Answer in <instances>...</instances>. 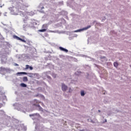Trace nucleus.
I'll return each instance as SVG.
<instances>
[{"mask_svg":"<svg viewBox=\"0 0 131 131\" xmlns=\"http://www.w3.org/2000/svg\"><path fill=\"white\" fill-rule=\"evenodd\" d=\"M6 72H9V73H10V72H11V71H12V70H11V69H10V68H6Z\"/></svg>","mask_w":131,"mask_h":131,"instance_id":"9","label":"nucleus"},{"mask_svg":"<svg viewBox=\"0 0 131 131\" xmlns=\"http://www.w3.org/2000/svg\"><path fill=\"white\" fill-rule=\"evenodd\" d=\"M42 29L38 30V32H46L48 29V25L43 24L42 26Z\"/></svg>","mask_w":131,"mask_h":131,"instance_id":"2","label":"nucleus"},{"mask_svg":"<svg viewBox=\"0 0 131 131\" xmlns=\"http://www.w3.org/2000/svg\"><path fill=\"white\" fill-rule=\"evenodd\" d=\"M81 31H82V29H80L78 30L74 31V32H80Z\"/></svg>","mask_w":131,"mask_h":131,"instance_id":"13","label":"nucleus"},{"mask_svg":"<svg viewBox=\"0 0 131 131\" xmlns=\"http://www.w3.org/2000/svg\"><path fill=\"white\" fill-rule=\"evenodd\" d=\"M0 37H3V35L0 33Z\"/></svg>","mask_w":131,"mask_h":131,"instance_id":"22","label":"nucleus"},{"mask_svg":"<svg viewBox=\"0 0 131 131\" xmlns=\"http://www.w3.org/2000/svg\"><path fill=\"white\" fill-rule=\"evenodd\" d=\"M34 103L33 104V106H35V107H38V109H39V111H41V112H43V108H42V107H41L40 106V105H39V103H40V102L38 101L37 100L35 99L34 100Z\"/></svg>","mask_w":131,"mask_h":131,"instance_id":"1","label":"nucleus"},{"mask_svg":"<svg viewBox=\"0 0 131 131\" xmlns=\"http://www.w3.org/2000/svg\"><path fill=\"white\" fill-rule=\"evenodd\" d=\"M59 49L60 51H62V52H65V53H68V50H67L62 47H60L59 48Z\"/></svg>","mask_w":131,"mask_h":131,"instance_id":"6","label":"nucleus"},{"mask_svg":"<svg viewBox=\"0 0 131 131\" xmlns=\"http://www.w3.org/2000/svg\"><path fill=\"white\" fill-rule=\"evenodd\" d=\"M85 94H84V91H82V96H84Z\"/></svg>","mask_w":131,"mask_h":131,"instance_id":"16","label":"nucleus"},{"mask_svg":"<svg viewBox=\"0 0 131 131\" xmlns=\"http://www.w3.org/2000/svg\"><path fill=\"white\" fill-rule=\"evenodd\" d=\"M89 28H91V26H88L87 27L83 28L82 30H87V29H89Z\"/></svg>","mask_w":131,"mask_h":131,"instance_id":"8","label":"nucleus"},{"mask_svg":"<svg viewBox=\"0 0 131 131\" xmlns=\"http://www.w3.org/2000/svg\"><path fill=\"white\" fill-rule=\"evenodd\" d=\"M72 91V90H71V88L69 89V93H71V92Z\"/></svg>","mask_w":131,"mask_h":131,"instance_id":"15","label":"nucleus"},{"mask_svg":"<svg viewBox=\"0 0 131 131\" xmlns=\"http://www.w3.org/2000/svg\"><path fill=\"white\" fill-rule=\"evenodd\" d=\"M18 74H27V73H25V72H18L17 73V75H18Z\"/></svg>","mask_w":131,"mask_h":131,"instance_id":"12","label":"nucleus"},{"mask_svg":"<svg viewBox=\"0 0 131 131\" xmlns=\"http://www.w3.org/2000/svg\"><path fill=\"white\" fill-rule=\"evenodd\" d=\"M0 7L1 8H3V6H0Z\"/></svg>","mask_w":131,"mask_h":131,"instance_id":"24","label":"nucleus"},{"mask_svg":"<svg viewBox=\"0 0 131 131\" xmlns=\"http://www.w3.org/2000/svg\"><path fill=\"white\" fill-rule=\"evenodd\" d=\"M81 96H82V91H81Z\"/></svg>","mask_w":131,"mask_h":131,"instance_id":"20","label":"nucleus"},{"mask_svg":"<svg viewBox=\"0 0 131 131\" xmlns=\"http://www.w3.org/2000/svg\"><path fill=\"white\" fill-rule=\"evenodd\" d=\"M47 77H48V78H49V79H51V77H50V76H48Z\"/></svg>","mask_w":131,"mask_h":131,"instance_id":"19","label":"nucleus"},{"mask_svg":"<svg viewBox=\"0 0 131 131\" xmlns=\"http://www.w3.org/2000/svg\"><path fill=\"white\" fill-rule=\"evenodd\" d=\"M28 74L29 75H33V74H32V73H28Z\"/></svg>","mask_w":131,"mask_h":131,"instance_id":"17","label":"nucleus"},{"mask_svg":"<svg viewBox=\"0 0 131 131\" xmlns=\"http://www.w3.org/2000/svg\"><path fill=\"white\" fill-rule=\"evenodd\" d=\"M25 70H27L30 69V70H33V67L27 64L26 66V68H25Z\"/></svg>","mask_w":131,"mask_h":131,"instance_id":"5","label":"nucleus"},{"mask_svg":"<svg viewBox=\"0 0 131 131\" xmlns=\"http://www.w3.org/2000/svg\"><path fill=\"white\" fill-rule=\"evenodd\" d=\"M114 66L115 67H118V63L117 62H114Z\"/></svg>","mask_w":131,"mask_h":131,"instance_id":"14","label":"nucleus"},{"mask_svg":"<svg viewBox=\"0 0 131 131\" xmlns=\"http://www.w3.org/2000/svg\"><path fill=\"white\" fill-rule=\"evenodd\" d=\"M20 86H22V88H26V86H27V85H26L24 83H22L20 84Z\"/></svg>","mask_w":131,"mask_h":131,"instance_id":"7","label":"nucleus"},{"mask_svg":"<svg viewBox=\"0 0 131 131\" xmlns=\"http://www.w3.org/2000/svg\"><path fill=\"white\" fill-rule=\"evenodd\" d=\"M7 68H4V67H1V71H6Z\"/></svg>","mask_w":131,"mask_h":131,"instance_id":"11","label":"nucleus"},{"mask_svg":"<svg viewBox=\"0 0 131 131\" xmlns=\"http://www.w3.org/2000/svg\"><path fill=\"white\" fill-rule=\"evenodd\" d=\"M98 112H101V111L99 110V111H98Z\"/></svg>","mask_w":131,"mask_h":131,"instance_id":"25","label":"nucleus"},{"mask_svg":"<svg viewBox=\"0 0 131 131\" xmlns=\"http://www.w3.org/2000/svg\"><path fill=\"white\" fill-rule=\"evenodd\" d=\"M15 66H19V64H17V63H15Z\"/></svg>","mask_w":131,"mask_h":131,"instance_id":"18","label":"nucleus"},{"mask_svg":"<svg viewBox=\"0 0 131 131\" xmlns=\"http://www.w3.org/2000/svg\"><path fill=\"white\" fill-rule=\"evenodd\" d=\"M23 81H28V78H27V77H24L23 78Z\"/></svg>","mask_w":131,"mask_h":131,"instance_id":"10","label":"nucleus"},{"mask_svg":"<svg viewBox=\"0 0 131 131\" xmlns=\"http://www.w3.org/2000/svg\"><path fill=\"white\" fill-rule=\"evenodd\" d=\"M13 38H15L16 39H17V40H20L21 41H22L23 42H26V41L24 39L18 37L16 35H14L13 36Z\"/></svg>","mask_w":131,"mask_h":131,"instance_id":"3","label":"nucleus"},{"mask_svg":"<svg viewBox=\"0 0 131 131\" xmlns=\"http://www.w3.org/2000/svg\"><path fill=\"white\" fill-rule=\"evenodd\" d=\"M45 9V7H41V9Z\"/></svg>","mask_w":131,"mask_h":131,"instance_id":"23","label":"nucleus"},{"mask_svg":"<svg viewBox=\"0 0 131 131\" xmlns=\"http://www.w3.org/2000/svg\"><path fill=\"white\" fill-rule=\"evenodd\" d=\"M34 116V114L30 115V116Z\"/></svg>","mask_w":131,"mask_h":131,"instance_id":"21","label":"nucleus"},{"mask_svg":"<svg viewBox=\"0 0 131 131\" xmlns=\"http://www.w3.org/2000/svg\"><path fill=\"white\" fill-rule=\"evenodd\" d=\"M68 89V86H67L65 84L62 83L61 86V90L63 92H66L67 89Z\"/></svg>","mask_w":131,"mask_h":131,"instance_id":"4","label":"nucleus"}]
</instances>
